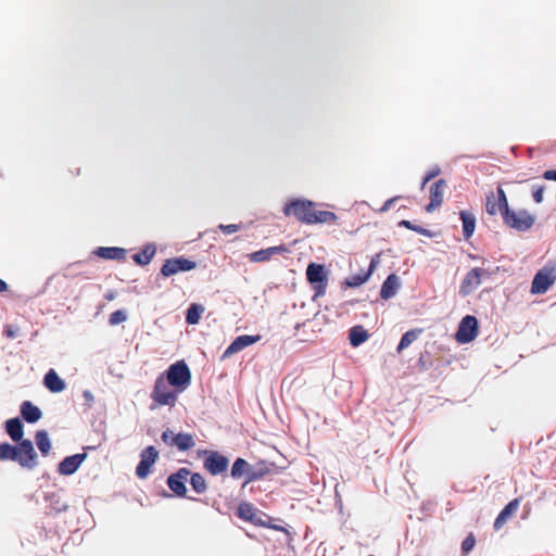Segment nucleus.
Wrapping results in <instances>:
<instances>
[{
	"label": "nucleus",
	"instance_id": "obj_25",
	"mask_svg": "<svg viewBox=\"0 0 556 556\" xmlns=\"http://www.w3.org/2000/svg\"><path fill=\"white\" fill-rule=\"evenodd\" d=\"M229 460L226 456L211 451V475L216 476L226 472Z\"/></svg>",
	"mask_w": 556,
	"mask_h": 556
},
{
	"label": "nucleus",
	"instance_id": "obj_28",
	"mask_svg": "<svg viewBox=\"0 0 556 556\" xmlns=\"http://www.w3.org/2000/svg\"><path fill=\"white\" fill-rule=\"evenodd\" d=\"M368 338V331L361 325L354 326L350 329L349 340L351 345L354 348L364 343Z\"/></svg>",
	"mask_w": 556,
	"mask_h": 556
},
{
	"label": "nucleus",
	"instance_id": "obj_43",
	"mask_svg": "<svg viewBox=\"0 0 556 556\" xmlns=\"http://www.w3.org/2000/svg\"><path fill=\"white\" fill-rule=\"evenodd\" d=\"M441 173V169L439 166H434L432 168H430L427 174L425 175L424 177V180H422V187L429 182L431 179L435 178L439 174Z\"/></svg>",
	"mask_w": 556,
	"mask_h": 556
},
{
	"label": "nucleus",
	"instance_id": "obj_39",
	"mask_svg": "<svg viewBox=\"0 0 556 556\" xmlns=\"http://www.w3.org/2000/svg\"><path fill=\"white\" fill-rule=\"evenodd\" d=\"M399 226H401V227H405V228H407V229H410V230H413V231H415V232H417V233H419V235L430 236V232H429L427 229L422 228L421 226L414 225V224H413L412 222H409V220H405V219H404V220H401V222L399 223Z\"/></svg>",
	"mask_w": 556,
	"mask_h": 556
},
{
	"label": "nucleus",
	"instance_id": "obj_37",
	"mask_svg": "<svg viewBox=\"0 0 556 556\" xmlns=\"http://www.w3.org/2000/svg\"><path fill=\"white\" fill-rule=\"evenodd\" d=\"M127 319V314L123 309H118L113 312L109 317V323L111 326H115L124 323Z\"/></svg>",
	"mask_w": 556,
	"mask_h": 556
},
{
	"label": "nucleus",
	"instance_id": "obj_8",
	"mask_svg": "<svg viewBox=\"0 0 556 556\" xmlns=\"http://www.w3.org/2000/svg\"><path fill=\"white\" fill-rule=\"evenodd\" d=\"M478 336V320L475 316H465L458 326L456 340L458 343L465 344L475 340Z\"/></svg>",
	"mask_w": 556,
	"mask_h": 556
},
{
	"label": "nucleus",
	"instance_id": "obj_3",
	"mask_svg": "<svg viewBox=\"0 0 556 556\" xmlns=\"http://www.w3.org/2000/svg\"><path fill=\"white\" fill-rule=\"evenodd\" d=\"M503 223L508 228L519 232L528 231L535 223V216L527 210H511L503 212Z\"/></svg>",
	"mask_w": 556,
	"mask_h": 556
},
{
	"label": "nucleus",
	"instance_id": "obj_49",
	"mask_svg": "<svg viewBox=\"0 0 556 556\" xmlns=\"http://www.w3.org/2000/svg\"><path fill=\"white\" fill-rule=\"evenodd\" d=\"M84 396H85V397H86V400H88V401H92V400H93V396H92V394H91V392H90V391H85V392H84Z\"/></svg>",
	"mask_w": 556,
	"mask_h": 556
},
{
	"label": "nucleus",
	"instance_id": "obj_20",
	"mask_svg": "<svg viewBox=\"0 0 556 556\" xmlns=\"http://www.w3.org/2000/svg\"><path fill=\"white\" fill-rule=\"evenodd\" d=\"M260 340H261V336H249V334L239 336L227 348V350L225 351V356L240 352L243 349L258 342Z\"/></svg>",
	"mask_w": 556,
	"mask_h": 556
},
{
	"label": "nucleus",
	"instance_id": "obj_36",
	"mask_svg": "<svg viewBox=\"0 0 556 556\" xmlns=\"http://www.w3.org/2000/svg\"><path fill=\"white\" fill-rule=\"evenodd\" d=\"M190 484L197 493H203L206 489L204 478L200 473H191L189 476Z\"/></svg>",
	"mask_w": 556,
	"mask_h": 556
},
{
	"label": "nucleus",
	"instance_id": "obj_16",
	"mask_svg": "<svg viewBox=\"0 0 556 556\" xmlns=\"http://www.w3.org/2000/svg\"><path fill=\"white\" fill-rule=\"evenodd\" d=\"M287 252H289L288 248L285 244H280L252 252L248 257L253 263H262L268 261L274 255L285 254Z\"/></svg>",
	"mask_w": 556,
	"mask_h": 556
},
{
	"label": "nucleus",
	"instance_id": "obj_51",
	"mask_svg": "<svg viewBox=\"0 0 556 556\" xmlns=\"http://www.w3.org/2000/svg\"><path fill=\"white\" fill-rule=\"evenodd\" d=\"M204 468L208 469V456L203 460Z\"/></svg>",
	"mask_w": 556,
	"mask_h": 556
},
{
	"label": "nucleus",
	"instance_id": "obj_2",
	"mask_svg": "<svg viewBox=\"0 0 556 556\" xmlns=\"http://www.w3.org/2000/svg\"><path fill=\"white\" fill-rule=\"evenodd\" d=\"M282 212L288 217H294L296 220L306 224H336L338 216L330 211L318 210L315 202L305 199H294L287 202Z\"/></svg>",
	"mask_w": 556,
	"mask_h": 556
},
{
	"label": "nucleus",
	"instance_id": "obj_33",
	"mask_svg": "<svg viewBox=\"0 0 556 556\" xmlns=\"http://www.w3.org/2000/svg\"><path fill=\"white\" fill-rule=\"evenodd\" d=\"M421 329H412V330H408L406 331L401 340H400V343L396 348L397 352H402L403 350H405L406 348H408L417 338H418V334L421 333Z\"/></svg>",
	"mask_w": 556,
	"mask_h": 556
},
{
	"label": "nucleus",
	"instance_id": "obj_27",
	"mask_svg": "<svg viewBox=\"0 0 556 556\" xmlns=\"http://www.w3.org/2000/svg\"><path fill=\"white\" fill-rule=\"evenodd\" d=\"M459 217L463 223V236L465 239H469L475 232L476 217L472 213L467 211H462Z\"/></svg>",
	"mask_w": 556,
	"mask_h": 556
},
{
	"label": "nucleus",
	"instance_id": "obj_6",
	"mask_svg": "<svg viewBox=\"0 0 556 556\" xmlns=\"http://www.w3.org/2000/svg\"><path fill=\"white\" fill-rule=\"evenodd\" d=\"M556 281V266L547 265L541 268L534 276L531 283V293L543 294Z\"/></svg>",
	"mask_w": 556,
	"mask_h": 556
},
{
	"label": "nucleus",
	"instance_id": "obj_1",
	"mask_svg": "<svg viewBox=\"0 0 556 556\" xmlns=\"http://www.w3.org/2000/svg\"><path fill=\"white\" fill-rule=\"evenodd\" d=\"M5 431L17 445L0 443V462H16L22 468L33 470L38 465V455L33 442L24 439V427L20 418H11L5 422Z\"/></svg>",
	"mask_w": 556,
	"mask_h": 556
},
{
	"label": "nucleus",
	"instance_id": "obj_29",
	"mask_svg": "<svg viewBox=\"0 0 556 556\" xmlns=\"http://www.w3.org/2000/svg\"><path fill=\"white\" fill-rule=\"evenodd\" d=\"M156 253L153 244L146 245L140 252L136 253L132 258L138 265H148Z\"/></svg>",
	"mask_w": 556,
	"mask_h": 556
},
{
	"label": "nucleus",
	"instance_id": "obj_22",
	"mask_svg": "<svg viewBox=\"0 0 556 556\" xmlns=\"http://www.w3.org/2000/svg\"><path fill=\"white\" fill-rule=\"evenodd\" d=\"M21 415L25 421L35 424L41 418L42 413L40 408L34 405L30 401H24L21 404Z\"/></svg>",
	"mask_w": 556,
	"mask_h": 556
},
{
	"label": "nucleus",
	"instance_id": "obj_18",
	"mask_svg": "<svg viewBox=\"0 0 556 556\" xmlns=\"http://www.w3.org/2000/svg\"><path fill=\"white\" fill-rule=\"evenodd\" d=\"M86 457L87 455L85 453L65 457L59 464V473L63 476L73 475L79 468Z\"/></svg>",
	"mask_w": 556,
	"mask_h": 556
},
{
	"label": "nucleus",
	"instance_id": "obj_7",
	"mask_svg": "<svg viewBox=\"0 0 556 556\" xmlns=\"http://www.w3.org/2000/svg\"><path fill=\"white\" fill-rule=\"evenodd\" d=\"M307 280L314 285L317 295L324 294L327 288V273L321 264L311 263L306 268Z\"/></svg>",
	"mask_w": 556,
	"mask_h": 556
},
{
	"label": "nucleus",
	"instance_id": "obj_42",
	"mask_svg": "<svg viewBox=\"0 0 556 556\" xmlns=\"http://www.w3.org/2000/svg\"><path fill=\"white\" fill-rule=\"evenodd\" d=\"M544 186H533L532 197L535 203L543 202Z\"/></svg>",
	"mask_w": 556,
	"mask_h": 556
},
{
	"label": "nucleus",
	"instance_id": "obj_10",
	"mask_svg": "<svg viewBox=\"0 0 556 556\" xmlns=\"http://www.w3.org/2000/svg\"><path fill=\"white\" fill-rule=\"evenodd\" d=\"M159 458L157 450L150 445L141 451L140 462L136 468V475L140 479H144L151 472L152 466L156 463Z\"/></svg>",
	"mask_w": 556,
	"mask_h": 556
},
{
	"label": "nucleus",
	"instance_id": "obj_41",
	"mask_svg": "<svg viewBox=\"0 0 556 556\" xmlns=\"http://www.w3.org/2000/svg\"><path fill=\"white\" fill-rule=\"evenodd\" d=\"M175 435L176 433H174V431H172L170 429H166L165 431H163L161 439L167 446L172 447L174 446L175 443Z\"/></svg>",
	"mask_w": 556,
	"mask_h": 556
},
{
	"label": "nucleus",
	"instance_id": "obj_15",
	"mask_svg": "<svg viewBox=\"0 0 556 556\" xmlns=\"http://www.w3.org/2000/svg\"><path fill=\"white\" fill-rule=\"evenodd\" d=\"M520 506V498H514L511 500L497 515L495 518L493 528L495 531L501 530L505 523L511 519L515 514L518 511Z\"/></svg>",
	"mask_w": 556,
	"mask_h": 556
},
{
	"label": "nucleus",
	"instance_id": "obj_14",
	"mask_svg": "<svg viewBox=\"0 0 556 556\" xmlns=\"http://www.w3.org/2000/svg\"><path fill=\"white\" fill-rule=\"evenodd\" d=\"M445 188H446V181L444 179H439L431 185L430 191H429L430 202L426 206L427 212L430 213L442 205Z\"/></svg>",
	"mask_w": 556,
	"mask_h": 556
},
{
	"label": "nucleus",
	"instance_id": "obj_44",
	"mask_svg": "<svg viewBox=\"0 0 556 556\" xmlns=\"http://www.w3.org/2000/svg\"><path fill=\"white\" fill-rule=\"evenodd\" d=\"M219 228L224 233L229 235V233H233V232L238 231L240 229V226L236 225V224H230V225H220Z\"/></svg>",
	"mask_w": 556,
	"mask_h": 556
},
{
	"label": "nucleus",
	"instance_id": "obj_30",
	"mask_svg": "<svg viewBox=\"0 0 556 556\" xmlns=\"http://www.w3.org/2000/svg\"><path fill=\"white\" fill-rule=\"evenodd\" d=\"M35 441L38 450L41 452L43 456L48 455L51 450V442L47 431L39 430L35 434Z\"/></svg>",
	"mask_w": 556,
	"mask_h": 556
},
{
	"label": "nucleus",
	"instance_id": "obj_46",
	"mask_svg": "<svg viewBox=\"0 0 556 556\" xmlns=\"http://www.w3.org/2000/svg\"><path fill=\"white\" fill-rule=\"evenodd\" d=\"M543 178L546 180H555L556 181V169L544 172Z\"/></svg>",
	"mask_w": 556,
	"mask_h": 556
},
{
	"label": "nucleus",
	"instance_id": "obj_26",
	"mask_svg": "<svg viewBox=\"0 0 556 556\" xmlns=\"http://www.w3.org/2000/svg\"><path fill=\"white\" fill-rule=\"evenodd\" d=\"M237 515L240 519H243V520H247V521H250L253 523L260 522V519L257 518L258 517L257 509L251 503H248V502L241 503L238 506Z\"/></svg>",
	"mask_w": 556,
	"mask_h": 556
},
{
	"label": "nucleus",
	"instance_id": "obj_45",
	"mask_svg": "<svg viewBox=\"0 0 556 556\" xmlns=\"http://www.w3.org/2000/svg\"><path fill=\"white\" fill-rule=\"evenodd\" d=\"M399 199V197H394L392 199H389L384 202V204L382 205V207L380 208V212H387L388 210H390L391 205Z\"/></svg>",
	"mask_w": 556,
	"mask_h": 556
},
{
	"label": "nucleus",
	"instance_id": "obj_4",
	"mask_svg": "<svg viewBox=\"0 0 556 556\" xmlns=\"http://www.w3.org/2000/svg\"><path fill=\"white\" fill-rule=\"evenodd\" d=\"M164 378L167 382L177 389L184 391L190 383V370L184 361L174 363L165 371Z\"/></svg>",
	"mask_w": 556,
	"mask_h": 556
},
{
	"label": "nucleus",
	"instance_id": "obj_19",
	"mask_svg": "<svg viewBox=\"0 0 556 556\" xmlns=\"http://www.w3.org/2000/svg\"><path fill=\"white\" fill-rule=\"evenodd\" d=\"M379 257V255H376V257H374L369 264V267L367 270H363L358 274H354V275H351L349 276L345 281H344V285L349 288H356V287H359L362 286L363 283H365L369 277L371 276L374 269L376 268V265H377V258Z\"/></svg>",
	"mask_w": 556,
	"mask_h": 556
},
{
	"label": "nucleus",
	"instance_id": "obj_11",
	"mask_svg": "<svg viewBox=\"0 0 556 556\" xmlns=\"http://www.w3.org/2000/svg\"><path fill=\"white\" fill-rule=\"evenodd\" d=\"M195 268V263L184 256L166 260L161 268V274L164 277H170L180 271H189Z\"/></svg>",
	"mask_w": 556,
	"mask_h": 556
},
{
	"label": "nucleus",
	"instance_id": "obj_23",
	"mask_svg": "<svg viewBox=\"0 0 556 556\" xmlns=\"http://www.w3.org/2000/svg\"><path fill=\"white\" fill-rule=\"evenodd\" d=\"M94 254L105 260L123 261L126 256V250L117 247H101L94 251Z\"/></svg>",
	"mask_w": 556,
	"mask_h": 556
},
{
	"label": "nucleus",
	"instance_id": "obj_17",
	"mask_svg": "<svg viewBox=\"0 0 556 556\" xmlns=\"http://www.w3.org/2000/svg\"><path fill=\"white\" fill-rule=\"evenodd\" d=\"M46 502L48 503L46 507V515L55 517L59 514L66 511L68 505L62 500L61 495L58 493H48L45 496Z\"/></svg>",
	"mask_w": 556,
	"mask_h": 556
},
{
	"label": "nucleus",
	"instance_id": "obj_40",
	"mask_svg": "<svg viewBox=\"0 0 556 556\" xmlns=\"http://www.w3.org/2000/svg\"><path fill=\"white\" fill-rule=\"evenodd\" d=\"M495 198H496L497 202L501 203L503 212L506 211L507 208H509L506 193H505L504 189L501 186H498L497 189H496V197Z\"/></svg>",
	"mask_w": 556,
	"mask_h": 556
},
{
	"label": "nucleus",
	"instance_id": "obj_9",
	"mask_svg": "<svg viewBox=\"0 0 556 556\" xmlns=\"http://www.w3.org/2000/svg\"><path fill=\"white\" fill-rule=\"evenodd\" d=\"M489 275V273L480 267L470 269L464 277L459 286V294L467 296L471 294L481 285L482 277Z\"/></svg>",
	"mask_w": 556,
	"mask_h": 556
},
{
	"label": "nucleus",
	"instance_id": "obj_13",
	"mask_svg": "<svg viewBox=\"0 0 556 556\" xmlns=\"http://www.w3.org/2000/svg\"><path fill=\"white\" fill-rule=\"evenodd\" d=\"M190 476L188 468H180L177 472L167 478L168 488L178 496H184L187 492L186 482Z\"/></svg>",
	"mask_w": 556,
	"mask_h": 556
},
{
	"label": "nucleus",
	"instance_id": "obj_31",
	"mask_svg": "<svg viewBox=\"0 0 556 556\" xmlns=\"http://www.w3.org/2000/svg\"><path fill=\"white\" fill-rule=\"evenodd\" d=\"M174 446H176L181 452L188 451L194 446L193 437L184 432L176 433Z\"/></svg>",
	"mask_w": 556,
	"mask_h": 556
},
{
	"label": "nucleus",
	"instance_id": "obj_35",
	"mask_svg": "<svg viewBox=\"0 0 556 556\" xmlns=\"http://www.w3.org/2000/svg\"><path fill=\"white\" fill-rule=\"evenodd\" d=\"M204 307L199 304H191L186 314V321L189 325H195L199 323L201 314L203 313Z\"/></svg>",
	"mask_w": 556,
	"mask_h": 556
},
{
	"label": "nucleus",
	"instance_id": "obj_38",
	"mask_svg": "<svg viewBox=\"0 0 556 556\" xmlns=\"http://www.w3.org/2000/svg\"><path fill=\"white\" fill-rule=\"evenodd\" d=\"M476 546V538L472 533H469L468 536L462 543V553L463 555H468Z\"/></svg>",
	"mask_w": 556,
	"mask_h": 556
},
{
	"label": "nucleus",
	"instance_id": "obj_50",
	"mask_svg": "<svg viewBox=\"0 0 556 556\" xmlns=\"http://www.w3.org/2000/svg\"><path fill=\"white\" fill-rule=\"evenodd\" d=\"M5 334L9 338H13L14 337V332L12 330H5Z\"/></svg>",
	"mask_w": 556,
	"mask_h": 556
},
{
	"label": "nucleus",
	"instance_id": "obj_47",
	"mask_svg": "<svg viewBox=\"0 0 556 556\" xmlns=\"http://www.w3.org/2000/svg\"><path fill=\"white\" fill-rule=\"evenodd\" d=\"M8 288V283L4 280L0 279V293L5 292Z\"/></svg>",
	"mask_w": 556,
	"mask_h": 556
},
{
	"label": "nucleus",
	"instance_id": "obj_32",
	"mask_svg": "<svg viewBox=\"0 0 556 556\" xmlns=\"http://www.w3.org/2000/svg\"><path fill=\"white\" fill-rule=\"evenodd\" d=\"M250 464L243 458H237L231 467V477L233 479H240L241 477H248V470Z\"/></svg>",
	"mask_w": 556,
	"mask_h": 556
},
{
	"label": "nucleus",
	"instance_id": "obj_21",
	"mask_svg": "<svg viewBox=\"0 0 556 556\" xmlns=\"http://www.w3.org/2000/svg\"><path fill=\"white\" fill-rule=\"evenodd\" d=\"M400 288V278L395 274H391L383 281L380 290V296L383 300H389L396 294Z\"/></svg>",
	"mask_w": 556,
	"mask_h": 556
},
{
	"label": "nucleus",
	"instance_id": "obj_5",
	"mask_svg": "<svg viewBox=\"0 0 556 556\" xmlns=\"http://www.w3.org/2000/svg\"><path fill=\"white\" fill-rule=\"evenodd\" d=\"M169 383L164 378V375L160 376L155 380L153 391L151 393L152 400L159 405L173 406L177 400V393L179 391L172 390Z\"/></svg>",
	"mask_w": 556,
	"mask_h": 556
},
{
	"label": "nucleus",
	"instance_id": "obj_12",
	"mask_svg": "<svg viewBox=\"0 0 556 556\" xmlns=\"http://www.w3.org/2000/svg\"><path fill=\"white\" fill-rule=\"evenodd\" d=\"M275 471V465L266 460H258L255 464H250L248 477L244 484L254 482L271 475Z\"/></svg>",
	"mask_w": 556,
	"mask_h": 556
},
{
	"label": "nucleus",
	"instance_id": "obj_24",
	"mask_svg": "<svg viewBox=\"0 0 556 556\" xmlns=\"http://www.w3.org/2000/svg\"><path fill=\"white\" fill-rule=\"evenodd\" d=\"M43 383L48 390L53 393L61 392L65 389V382L59 377L54 369H50L43 379Z\"/></svg>",
	"mask_w": 556,
	"mask_h": 556
},
{
	"label": "nucleus",
	"instance_id": "obj_48",
	"mask_svg": "<svg viewBox=\"0 0 556 556\" xmlns=\"http://www.w3.org/2000/svg\"><path fill=\"white\" fill-rule=\"evenodd\" d=\"M104 298H105L108 301H112V300H114V299H115V293H114V292H112V291H110V292H108V293L104 295Z\"/></svg>",
	"mask_w": 556,
	"mask_h": 556
},
{
	"label": "nucleus",
	"instance_id": "obj_34",
	"mask_svg": "<svg viewBox=\"0 0 556 556\" xmlns=\"http://www.w3.org/2000/svg\"><path fill=\"white\" fill-rule=\"evenodd\" d=\"M485 211L491 216H494L497 213H501V215L503 216V208L501 206V203L497 202L495 194L493 192L486 194Z\"/></svg>",
	"mask_w": 556,
	"mask_h": 556
}]
</instances>
